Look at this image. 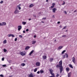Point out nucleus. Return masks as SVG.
Wrapping results in <instances>:
<instances>
[{
	"instance_id": "obj_1",
	"label": "nucleus",
	"mask_w": 77,
	"mask_h": 77,
	"mask_svg": "<svg viewBox=\"0 0 77 77\" xmlns=\"http://www.w3.org/2000/svg\"><path fill=\"white\" fill-rule=\"evenodd\" d=\"M57 68H60V72L62 73V71H63V66H62V61L61 60L59 62V64L57 65L56 66Z\"/></svg>"
},
{
	"instance_id": "obj_2",
	"label": "nucleus",
	"mask_w": 77,
	"mask_h": 77,
	"mask_svg": "<svg viewBox=\"0 0 77 77\" xmlns=\"http://www.w3.org/2000/svg\"><path fill=\"white\" fill-rule=\"evenodd\" d=\"M8 37H11V36H12L13 38H14L15 37V35L12 34H10L8 35Z\"/></svg>"
},
{
	"instance_id": "obj_3",
	"label": "nucleus",
	"mask_w": 77,
	"mask_h": 77,
	"mask_svg": "<svg viewBox=\"0 0 77 77\" xmlns=\"http://www.w3.org/2000/svg\"><path fill=\"white\" fill-rule=\"evenodd\" d=\"M19 12V11L17 9H16L14 12V14H18Z\"/></svg>"
},
{
	"instance_id": "obj_4",
	"label": "nucleus",
	"mask_w": 77,
	"mask_h": 77,
	"mask_svg": "<svg viewBox=\"0 0 77 77\" xmlns=\"http://www.w3.org/2000/svg\"><path fill=\"white\" fill-rule=\"evenodd\" d=\"M57 10V9H56V8H53L52 9L53 12V13H55V12H56V11Z\"/></svg>"
},
{
	"instance_id": "obj_5",
	"label": "nucleus",
	"mask_w": 77,
	"mask_h": 77,
	"mask_svg": "<svg viewBox=\"0 0 77 77\" xmlns=\"http://www.w3.org/2000/svg\"><path fill=\"white\" fill-rule=\"evenodd\" d=\"M18 30L20 31L21 29H22V26H21V25L19 26H18Z\"/></svg>"
},
{
	"instance_id": "obj_6",
	"label": "nucleus",
	"mask_w": 77,
	"mask_h": 77,
	"mask_svg": "<svg viewBox=\"0 0 77 77\" xmlns=\"http://www.w3.org/2000/svg\"><path fill=\"white\" fill-rule=\"evenodd\" d=\"M72 61L74 63H75V58L74 57H73L72 58Z\"/></svg>"
},
{
	"instance_id": "obj_7",
	"label": "nucleus",
	"mask_w": 77,
	"mask_h": 77,
	"mask_svg": "<svg viewBox=\"0 0 77 77\" xmlns=\"http://www.w3.org/2000/svg\"><path fill=\"white\" fill-rule=\"evenodd\" d=\"M20 54L22 56H24V55H25L26 54H25V53H23V52H20Z\"/></svg>"
},
{
	"instance_id": "obj_8",
	"label": "nucleus",
	"mask_w": 77,
	"mask_h": 77,
	"mask_svg": "<svg viewBox=\"0 0 77 77\" xmlns=\"http://www.w3.org/2000/svg\"><path fill=\"white\" fill-rule=\"evenodd\" d=\"M28 76L29 77H34L33 75V74H32V73H31L30 74H29L28 75Z\"/></svg>"
},
{
	"instance_id": "obj_9",
	"label": "nucleus",
	"mask_w": 77,
	"mask_h": 77,
	"mask_svg": "<svg viewBox=\"0 0 77 77\" xmlns=\"http://www.w3.org/2000/svg\"><path fill=\"white\" fill-rule=\"evenodd\" d=\"M30 48V47L29 46H26L25 48V49L26 50H29Z\"/></svg>"
},
{
	"instance_id": "obj_10",
	"label": "nucleus",
	"mask_w": 77,
	"mask_h": 77,
	"mask_svg": "<svg viewBox=\"0 0 77 77\" xmlns=\"http://www.w3.org/2000/svg\"><path fill=\"white\" fill-rule=\"evenodd\" d=\"M36 66H39L40 65V63L39 62H37L36 63Z\"/></svg>"
},
{
	"instance_id": "obj_11",
	"label": "nucleus",
	"mask_w": 77,
	"mask_h": 77,
	"mask_svg": "<svg viewBox=\"0 0 77 77\" xmlns=\"http://www.w3.org/2000/svg\"><path fill=\"white\" fill-rule=\"evenodd\" d=\"M71 72L69 73L68 74V77H71Z\"/></svg>"
},
{
	"instance_id": "obj_12",
	"label": "nucleus",
	"mask_w": 77,
	"mask_h": 77,
	"mask_svg": "<svg viewBox=\"0 0 77 77\" xmlns=\"http://www.w3.org/2000/svg\"><path fill=\"white\" fill-rule=\"evenodd\" d=\"M6 25V23L5 22H2V26H5Z\"/></svg>"
},
{
	"instance_id": "obj_13",
	"label": "nucleus",
	"mask_w": 77,
	"mask_h": 77,
	"mask_svg": "<svg viewBox=\"0 0 77 77\" xmlns=\"http://www.w3.org/2000/svg\"><path fill=\"white\" fill-rule=\"evenodd\" d=\"M53 60H54V59L53 58H51L49 59V61H50L51 62L53 61Z\"/></svg>"
},
{
	"instance_id": "obj_14",
	"label": "nucleus",
	"mask_w": 77,
	"mask_h": 77,
	"mask_svg": "<svg viewBox=\"0 0 77 77\" xmlns=\"http://www.w3.org/2000/svg\"><path fill=\"white\" fill-rule=\"evenodd\" d=\"M33 52H34V50H32L29 54V56H31V55L32 54V53H33Z\"/></svg>"
},
{
	"instance_id": "obj_15",
	"label": "nucleus",
	"mask_w": 77,
	"mask_h": 77,
	"mask_svg": "<svg viewBox=\"0 0 77 77\" xmlns=\"http://www.w3.org/2000/svg\"><path fill=\"white\" fill-rule=\"evenodd\" d=\"M63 48V46H61L58 47V50H60L61 48Z\"/></svg>"
},
{
	"instance_id": "obj_16",
	"label": "nucleus",
	"mask_w": 77,
	"mask_h": 77,
	"mask_svg": "<svg viewBox=\"0 0 77 77\" xmlns=\"http://www.w3.org/2000/svg\"><path fill=\"white\" fill-rule=\"evenodd\" d=\"M43 59H45L47 58V56H43L42 57Z\"/></svg>"
},
{
	"instance_id": "obj_17",
	"label": "nucleus",
	"mask_w": 77,
	"mask_h": 77,
	"mask_svg": "<svg viewBox=\"0 0 77 77\" xmlns=\"http://www.w3.org/2000/svg\"><path fill=\"white\" fill-rule=\"evenodd\" d=\"M49 70L50 74L53 73V70L52 69H50Z\"/></svg>"
},
{
	"instance_id": "obj_18",
	"label": "nucleus",
	"mask_w": 77,
	"mask_h": 77,
	"mask_svg": "<svg viewBox=\"0 0 77 77\" xmlns=\"http://www.w3.org/2000/svg\"><path fill=\"white\" fill-rule=\"evenodd\" d=\"M33 6H34V5H33V4H31L30 5L29 8H32V7H33Z\"/></svg>"
},
{
	"instance_id": "obj_19",
	"label": "nucleus",
	"mask_w": 77,
	"mask_h": 77,
	"mask_svg": "<svg viewBox=\"0 0 77 77\" xmlns=\"http://www.w3.org/2000/svg\"><path fill=\"white\" fill-rule=\"evenodd\" d=\"M36 41H32V44H35V43H36Z\"/></svg>"
},
{
	"instance_id": "obj_20",
	"label": "nucleus",
	"mask_w": 77,
	"mask_h": 77,
	"mask_svg": "<svg viewBox=\"0 0 77 77\" xmlns=\"http://www.w3.org/2000/svg\"><path fill=\"white\" fill-rule=\"evenodd\" d=\"M25 65H26V64L24 63H22L21 64V66H24Z\"/></svg>"
},
{
	"instance_id": "obj_21",
	"label": "nucleus",
	"mask_w": 77,
	"mask_h": 77,
	"mask_svg": "<svg viewBox=\"0 0 77 77\" xmlns=\"http://www.w3.org/2000/svg\"><path fill=\"white\" fill-rule=\"evenodd\" d=\"M69 67H70V68H73V67L72 66L71 64H69Z\"/></svg>"
},
{
	"instance_id": "obj_22",
	"label": "nucleus",
	"mask_w": 77,
	"mask_h": 77,
	"mask_svg": "<svg viewBox=\"0 0 77 77\" xmlns=\"http://www.w3.org/2000/svg\"><path fill=\"white\" fill-rule=\"evenodd\" d=\"M51 74L52 75H53V77H54L55 75H54V73H51Z\"/></svg>"
},
{
	"instance_id": "obj_23",
	"label": "nucleus",
	"mask_w": 77,
	"mask_h": 77,
	"mask_svg": "<svg viewBox=\"0 0 77 77\" xmlns=\"http://www.w3.org/2000/svg\"><path fill=\"white\" fill-rule=\"evenodd\" d=\"M69 69L68 67H67V68H66V71H67L68 72V71H69Z\"/></svg>"
},
{
	"instance_id": "obj_24",
	"label": "nucleus",
	"mask_w": 77,
	"mask_h": 77,
	"mask_svg": "<svg viewBox=\"0 0 77 77\" xmlns=\"http://www.w3.org/2000/svg\"><path fill=\"white\" fill-rule=\"evenodd\" d=\"M65 55H66V57H67V58H68V54L67 53H65Z\"/></svg>"
},
{
	"instance_id": "obj_25",
	"label": "nucleus",
	"mask_w": 77,
	"mask_h": 77,
	"mask_svg": "<svg viewBox=\"0 0 77 77\" xmlns=\"http://www.w3.org/2000/svg\"><path fill=\"white\" fill-rule=\"evenodd\" d=\"M62 38H65V37H66V35H64L62 36Z\"/></svg>"
},
{
	"instance_id": "obj_26",
	"label": "nucleus",
	"mask_w": 77,
	"mask_h": 77,
	"mask_svg": "<svg viewBox=\"0 0 77 77\" xmlns=\"http://www.w3.org/2000/svg\"><path fill=\"white\" fill-rule=\"evenodd\" d=\"M40 73L41 74H42L43 73H44V72L43 70H40Z\"/></svg>"
},
{
	"instance_id": "obj_27",
	"label": "nucleus",
	"mask_w": 77,
	"mask_h": 77,
	"mask_svg": "<svg viewBox=\"0 0 77 77\" xmlns=\"http://www.w3.org/2000/svg\"><path fill=\"white\" fill-rule=\"evenodd\" d=\"M22 24L24 25H25L26 24V22H22Z\"/></svg>"
},
{
	"instance_id": "obj_28",
	"label": "nucleus",
	"mask_w": 77,
	"mask_h": 77,
	"mask_svg": "<svg viewBox=\"0 0 77 77\" xmlns=\"http://www.w3.org/2000/svg\"><path fill=\"white\" fill-rule=\"evenodd\" d=\"M4 44H6V40H5L3 42Z\"/></svg>"
},
{
	"instance_id": "obj_29",
	"label": "nucleus",
	"mask_w": 77,
	"mask_h": 77,
	"mask_svg": "<svg viewBox=\"0 0 77 77\" xmlns=\"http://www.w3.org/2000/svg\"><path fill=\"white\" fill-rule=\"evenodd\" d=\"M37 71V68H35V69L34 70V72H35Z\"/></svg>"
},
{
	"instance_id": "obj_30",
	"label": "nucleus",
	"mask_w": 77,
	"mask_h": 77,
	"mask_svg": "<svg viewBox=\"0 0 77 77\" xmlns=\"http://www.w3.org/2000/svg\"><path fill=\"white\" fill-rule=\"evenodd\" d=\"M66 51V50H64L62 52V54H63Z\"/></svg>"
},
{
	"instance_id": "obj_31",
	"label": "nucleus",
	"mask_w": 77,
	"mask_h": 77,
	"mask_svg": "<svg viewBox=\"0 0 77 77\" xmlns=\"http://www.w3.org/2000/svg\"><path fill=\"white\" fill-rule=\"evenodd\" d=\"M4 52H6V51H7V50H6L5 49H4Z\"/></svg>"
},
{
	"instance_id": "obj_32",
	"label": "nucleus",
	"mask_w": 77,
	"mask_h": 77,
	"mask_svg": "<svg viewBox=\"0 0 77 77\" xmlns=\"http://www.w3.org/2000/svg\"><path fill=\"white\" fill-rule=\"evenodd\" d=\"M66 29V26L64 27V28H63L62 29L63 30V29Z\"/></svg>"
},
{
	"instance_id": "obj_33",
	"label": "nucleus",
	"mask_w": 77,
	"mask_h": 77,
	"mask_svg": "<svg viewBox=\"0 0 77 77\" xmlns=\"http://www.w3.org/2000/svg\"><path fill=\"white\" fill-rule=\"evenodd\" d=\"M63 59H65V55H63Z\"/></svg>"
},
{
	"instance_id": "obj_34",
	"label": "nucleus",
	"mask_w": 77,
	"mask_h": 77,
	"mask_svg": "<svg viewBox=\"0 0 77 77\" xmlns=\"http://www.w3.org/2000/svg\"><path fill=\"white\" fill-rule=\"evenodd\" d=\"M59 74H57V75H56V77H59Z\"/></svg>"
},
{
	"instance_id": "obj_35",
	"label": "nucleus",
	"mask_w": 77,
	"mask_h": 77,
	"mask_svg": "<svg viewBox=\"0 0 77 77\" xmlns=\"http://www.w3.org/2000/svg\"><path fill=\"white\" fill-rule=\"evenodd\" d=\"M0 77H4V76L3 75H2V74H1L0 75Z\"/></svg>"
},
{
	"instance_id": "obj_36",
	"label": "nucleus",
	"mask_w": 77,
	"mask_h": 77,
	"mask_svg": "<svg viewBox=\"0 0 77 77\" xmlns=\"http://www.w3.org/2000/svg\"><path fill=\"white\" fill-rule=\"evenodd\" d=\"M19 38H23V36L21 35H19Z\"/></svg>"
},
{
	"instance_id": "obj_37",
	"label": "nucleus",
	"mask_w": 77,
	"mask_h": 77,
	"mask_svg": "<svg viewBox=\"0 0 77 77\" xmlns=\"http://www.w3.org/2000/svg\"><path fill=\"white\" fill-rule=\"evenodd\" d=\"M3 3V1H1L0 2V3L1 4H2V3Z\"/></svg>"
},
{
	"instance_id": "obj_38",
	"label": "nucleus",
	"mask_w": 77,
	"mask_h": 77,
	"mask_svg": "<svg viewBox=\"0 0 77 77\" xmlns=\"http://www.w3.org/2000/svg\"><path fill=\"white\" fill-rule=\"evenodd\" d=\"M64 12L65 14H67V13L66 12V11H64Z\"/></svg>"
},
{
	"instance_id": "obj_39",
	"label": "nucleus",
	"mask_w": 77,
	"mask_h": 77,
	"mask_svg": "<svg viewBox=\"0 0 77 77\" xmlns=\"http://www.w3.org/2000/svg\"><path fill=\"white\" fill-rule=\"evenodd\" d=\"M17 7L19 9V10H20V9H21V7H20L18 6V7Z\"/></svg>"
},
{
	"instance_id": "obj_40",
	"label": "nucleus",
	"mask_w": 77,
	"mask_h": 77,
	"mask_svg": "<svg viewBox=\"0 0 77 77\" xmlns=\"http://www.w3.org/2000/svg\"><path fill=\"white\" fill-rule=\"evenodd\" d=\"M46 19V17H44L43 18H42V20H45Z\"/></svg>"
},
{
	"instance_id": "obj_41",
	"label": "nucleus",
	"mask_w": 77,
	"mask_h": 77,
	"mask_svg": "<svg viewBox=\"0 0 77 77\" xmlns=\"http://www.w3.org/2000/svg\"><path fill=\"white\" fill-rule=\"evenodd\" d=\"M15 41H17V38H15V39H14Z\"/></svg>"
},
{
	"instance_id": "obj_42",
	"label": "nucleus",
	"mask_w": 77,
	"mask_h": 77,
	"mask_svg": "<svg viewBox=\"0 0 77 77\" xmlns=\"http://www.w3.org/2000/svg\"><path fill=\"white\" fill-rule=\"evenodd\" d=\"M2 66H3L4 67H5V66H6V65H2Z\"/></svg>"
},
{
	"instance_id": "obj_43",
	"label": "nucleus",
	"mask_w": 77,
	"mask_h": 77,
	"mask_svg": "<svg viewBox=\"0 0 77 77\" xmlns=\"http://www.w3.org/2000/svg\"><path fill=\"white\" fill-rule=\"evenodd\" d=\"M63 3L62 4V5H65V2H63Z\"/></svg>"
},
{
	"instance_id": "obj_44",
	"label": "nucleus",
	"mask_w": 77,
	"mask_h": 77,
	"mask_svg": "<svg viewBox=\"0 0 77 77\" xmlns=\"http://www.w3.org/2000/svg\"><path fill=\"white\" fill-rule=\"evenodd\" d=\"M52 5L53 6H54V5H55V3H52Z\"/></svg>"
},
{
	"instance_id": "obj_45",
	"label": "nucleus",
	"mask_w": 77,
	"mask_h": 77,
	"mask_svg": "<svg viewBox=\"0 0 77 77\" xmlns=\"http://www.w3.org/2000/svg\"><path fill=\"white\" fill-rule=\"evenodd\" d=\"M5 59V58L3 57L2 58V61H3V60H4Z\"/></svg>"
},
{
	"instance_id": "obj_46",
	"label": "nucleus",
	"mask_w": 77,
	"mask_h": 77,
	"mask_svg": "<svg viewBox=\"0 0 77 77\" xmlns=\"http://www.w3.org/2000/svg\"><path fill=\"white\" fill-rule=\"evenodd\" d=\"M54 5H52L51 7V8H54Z\"/></svg>"
},
{
	"instance_id": "obj_47",
	"label": "nucleus",
	"mask_w": 77,
	"mask_h": 77,
	"mask_svg": "<svg viewBox=\"0 0 77 77\" xmlns=\"http://www.w3.org/2000/svg\"><path fill=\"white\" fill-rule=\"evenodd\" d=\"M33 17H35V18H36V15H33Z\"/></svg>"
},
{
	"instance_id": "obj_48",
	"label": "nucleus",
	"mask_w": 77,
	"mask_h": 77,
	"mask_svg": "<svg viewBox=\"0 0 77 77\" xmlns=\"http://www.w3.org/2000/svg\"><path fill=\"white\" fill-rule=\"evenodd\" d=\"M52 18H55V17H54V15H53V16H52Z\"/></svg>"
},
{
	"instance_id": "obj_49",
	"label": "nucleus",
	"mask_w": 77,
	"mask_h": 77,
	"mask_svg": "<svg viewBox=\"0 0 77 77\" xmlns=\"http://www.w3.org/2000/svg\"><path fill=\"white\" fill-rule=\"evenodd\" d=\"M26 32H28L29 31V29H27L26 30Z\"/></svg>"
},
{
	"instance_id": "obj_50",
	"label": "nucleus",
	"mask_w": 77,
	"mask_h": 77,
	"mask_svg": "<svg viewBox=\"0 0 77 77\" xmlns=\"http://www.w3.org/2000/svg\"><path fill=\"white\" fill-rule=\"evenodd\" d=\"M39 73H40V72H39V71H38L37 72V74H39Z\"/></svg>"
},
{
	"instance_id": "obj_51",
	"label": "nucleus",
	"mask_w": 77,
	"mask_h": 77,
	"mask_svg": "<svg viewBox=\"0 0 77 77\" xmlns=\"http://www.w3.org/2000/svg\"><path fill=\"white\" fill-rule=\"evenodd\" d=\"M23 32L24 33H26V31H23Z\"/></svg>"
},
{
	"instance_id": "obj_52",
	"label": "nucleus",
	"mask_w": 77,
	"mask_h": 77,
	"mask_svg": "<svg viewBox=\"0 0 77 77\" xmlns=\"http://www.w3.org/2000/svg\"><path fill=\"white\" fill-rule=\"evenodd\" d=\"M21 4H19V5L17 6V7H18V6H21Z\"/></svg>"
},
{
	"instance_id": "obj_53",
	"label": "nucleus",
	"mask_w": 77,
	"mask_h": 77,
	"mask_svg": "<svg viewBox=\"0 0 77 77\" xmlns=\"http://www.w3.org/2000/svg\"><path fill=\"white\" fill-rule=\"evenodd\" d=\"M0 26H2V23H0Z\"/></svg>"
},
{
	"instance_id": "obj_54",
	"label": "nucleus",
	"mask_w": 77,
	"mask_h": 77,
	"mask_svg": "<svg viewBox=\"0 0 77 77\" xmlns=\"http://www.w3.org/2000/svg\"><path fill=\"white\" fill-rule=\"evenodd\" d=\"M60 22L59 21L57 22V24H60Z\"/></svg>"
},
{
	"instance_id": "obj_55",
	"label": "nucleus",
	"mask_w": 77,
	"mask_h": 77,
	"mask_svg": "<svg viewBox=\"0 0 77 77\" xmlns=\"http://www.w3.org/2000/svg\"><path fill=\"white\" fill-rule=\"evenodd\" d=\"M36 35H35L34 36V38H36Z\"/></svg>"
},
{
	"instance_id": "obj_56",
	"label": "nucleus",
	"mask_w": 77,
	"mask_h": 77,
	"mask_svg": "<svg viewBox=\"0 0 77 77\" xmlns=\"http://www.w3.org/2000/svg\"><path fill=\"white\" fill-rule=\"evenodd\" d=\"M77 10H75L74 11V12H77Z\"/></svg>"
},
{
	"instance_id": "obj_57",
	"label": "nucleus",
	"mask_w": 77,
	"mask_h": 77,
	"mask_svg": "<svg viewBox=\"0 0 77 77\" xmlns=\"http://www.w3.org/2000/svg\"><path fill=\"white\" fill-rule=\"evenodd\" d=\"M49 77H54V76H49ZM54 77H55V76H54Z\"/></svg>"
},
{
	"instance_id": "obj_58",
	"label": "nucleus",
	"mask_w": 77,
	"mask_h": 77,
	"mask_svg": "<svg viewBox=\"0 0 77 77\" xmlns=\"http://www.w3.org/2000/svg\"><path fill=\"white\" fill-rule=\"evenodd\" d=\"M46 2H48V0H46Z\"/></svg>"
},
{
	"instance_id": "obj_59",
	"label": "nucleus",
	"mask_w": 77,
	"mask_h": 77,
	"mask_svg": "<svg viewBox=\"0 0 77 77\" xmlns=\"http://www.w3.org/2000/svg\"><path fill=\"white\" fill-rule=\"evenodd\" d=\"M60 28H62V26H60Z\"/></svg>"
},
{
	"instance_id": "obj_60",
	"label": "nucleus",
	"mask_w": 77,
	"mask_h": 77,
	"mask_svg": "<svg viewBox=\"0 0 77 77\" xmlns=\"http://www.w3.org/2000/svg\"><path fill=\"white\" fill-rule=\"evenodd\" d=\"M31 20V19H29V21H30V20Z\"/></svg>"
},
{
	"instance_id": "obj_61",
	"label": "nucleus",
	"mask_w": 77,
	"mask_h": 77,
	"mask_svg": "<svg viewBox=\"0 0 77 77\" xmlns=\"http://www.w3.org/2000/svg\"><path fill=\"white\" fill-rule=\"evenodd\" d=\"M65 32H68V30H66L65 31Z\"/></svg>"
},
{
	"instance_id": "obj_62",
	"label": "nucleus",
	"mask_w": 77,
	"mask_h": 77,
	"mask_svg": "<svg viewBox=\"0 0 77 77\" xmlns=\"http://www.w3.org/2000/svg\"><path fill=\"white\" fill-rule=\"evenodd\" d=\"M56 42V40H55L54 41V42Z\"/></svg>"
},
{
	"instance_id": "obj_63",
	"label": "nucleus",
	"mask_w": 77,
	"mask_h": 77,
	"mask_svg": "<svg viewBox=\"0 0 77 77\" xmlns=\"http://www.w3.org/2000/svg\"><path fill=\"white\" fill-rule=\"evenodd\" d=\"M42 23H44V22L42 21Z\"/></svg>"
},
{
	"instance_id": "obj_64",
	"label": "nucleus",
	"mask_w": 77,
	"mask_h": 77,
	"mask_svg": "<svg viewBox=\"0 0 77 77\" xmlns=\"http://www.w3.org/2000/svg\"><path fill=\"white\" fill-rule=\"evenodd\" d=\"M9 77H12V76H9Z\"/></svg>"
}]
</instances>
